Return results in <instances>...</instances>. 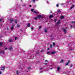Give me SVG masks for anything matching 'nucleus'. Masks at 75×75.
Returning a JSON list of instances; mask_svg holds the SVG:
<instances>
[{"label": "nucleus", "instance_id": "42", "mask_svg": "<svg viewBox=\"0 0 75 75\" xmlns=\"http://www.w3.org/2000/svg\"><path fill=\"white\" fill-rule=\"evenodd\" d=\"M0 74H1V72L0 71Z\"/></svg>", "mask_w": 75, "mask_h": 75}, {"label": "nucleus", "instance_id": "35", "mask_svg": "<svg viewBox=\"0 0 75 75\" xmlns=\"http://www.w3.org/2000/svg\"><path fill=\"white\" fill-rule=\"evenodd\" d=\"M72 64H71V65H70V67H72Z\"/></svg>", "mask_w": 75, "mask_h": 75}, {"label": "nucleus", "instance_id": "45", "mask_svg": "<svg viewBox=\"0 0 75 75\" xmlns=\"http://www.w3.org/2000/svg\"><path fill=\"white\" fill-rule=\"evenodd\" d=\"M47 3H48V1H47Z\"/></svg>", "mask_w": 75, "mask_h": 75}, {"label": "nucleus", "instance_id": "36", "mask_svg": "<svg viewBox=\"0 0 75 75\" xmlns=\"http://www.w3.org/2000/svg\"><path fill=\"white\" fill-rule=\"evenodd\" d=\"M40 70H42V68H40Z\"/></svg>", "mask_w": 75, "mask_h": 75}, {"label": "nucleus", "instance_id": "34", "mask_svg": "<svg viewBox=\"0 0 75 75\" xmlns=\"http://www.w3.org/2000/svg\"><path fill=\"white\" fill-rule=\"evenodd\" d=\"M30 67H29L28 68V70H30Z\"/></svg>", "mask_w": 75, "mask_h": 75}, {"label": "nucleus", "instance_id": "5", "mask_svg": "<svg viewBox=\"0 0 75 75\" xmlns=\"http://www.w3.org/2000/svg\"><path fill=\"white\" fill-rule=\"evenodd\" d=\"M60 69H61L60 68V67H58L57 68V71H59L60 70Z\"/></svg>", "mask_w": 75, "mask_h": 75}, {"label": "nucleus", "instance_id": "12", "mask_svg": "<svg viewBox=\"0 0 75 75\" xmlns=\"http://www.w3.org/2000/svg\"><path fill=\"white\" fill-rule=\"evenodd\" d=\"M49 18H51L52 17H53V15H52L50 16H49Z\"/></svg>", "mask_w": 75, "mask_h": 75}, {"label": "nucleus", "instance_id": "40", "mask_svg": "<svg viewBox=\"0 0 75 75\" xmlns=\"http://www.w3.org/2000/svg\"><path fill=\"white\" fill-rule=\"evenodd\" d=\"M50 50V49L49 48H48L47 49V50Z\"/></svg>", "mask_w": 75, "mask_h": 75}, {"label": "nucleus", "instance_id": "29", "mask_svg": "<svg viewBox=\"0 0 75 75\" xmlns=\"http://www.w3.org/2000/svg\"><path fill=\"white\" fill-rule=\"evenodd\" d=\"M12 49V47H11L10 48H9V50H11Z\"/></svg>", "mask_w": 75, "mask_h": 75}, {"label": "nucleus", "instance_id": "4", "mask_svg": "<svg viewBox=\"0 0 75 75\" xmlns=\"http://www.w3.org/2000/svg\"><path fill=\"white\" fill-rule=\"evenodd\" d=\"M10 23H12V22L14 20L13 19H10Z\"/></svg>", "mask_w": 75, "mask_h": 75}, {"label": "nucleus", "instance_id": "32", "mask_svg": "<svg viewBox=\"0 0 75 75\" xmlns=\"http://www.w3.org/2000/svg\"><path fill=\"white\" fill-rule=\"evenodd\" d=\"M39 29L41 28V27L40 26H39Z\"/></svg>", "mask_w": 75, "mask_h": 75}, {"label": "nucleus", "instance_id": "10", "mask_svg": "<svg viewBox=\"0 0 75 75\" xmlns=\"http://www.w3.org/2000/svg\"><path fill=\"white\" fill-rule=\"evenodd\" d=\"M60 20H59L56 23V25H57V24H59L60 22Z\"/></svg>", "mask_w": 75, "mask_h": 75}, {"label": "nucleus", "instance_id": "38", "mask_svg": "<svg viewBox=\"0 0 75 75\" xmlns=\"http://www.w3.org/2000/svg\"><path fill=\"white\" fill-rule=\"evenodd\" d=\"M49 53H50V52H47V54H49Z\"/></svg>", "mask_w": 75, "mask_h": 75}, {"label": "nucleus", "instance_id": "25", "mask_svg": "<svg viewBox=\"0 0 75 75\" xmlns=\"http://www.w3.org/2000/svg\"><path fill=\"white\" fill-rule=\"evenodd\" d=\"M57 12L58 13H60V12H61V10H59Z\"/></svg>", "mask_w": 75, "mask_h": 75}, {"label": "nucleus", "instance_id": "23", "mask_svg": "<svg viewBox=\"0 0 75 75\" xmlns=\"http://www.w3.org/2000/svg\"><path fill=\"white\" fill-rule=\"evenodd\" d=\"M30 23H29L28 24L27 26L28 27H29V26H30Z\"/></svg>", "mask_w": 75, "mask_h": 75}, {"label": "nucleus", "instance_id": "33", "mask_svg": "<svg viewBox=\"0 0 75 75\" xmlns=\"http://www.w3.org/2000/svg\"><path fill=\"white\" fill-rule=\"evenodd\" d=\"M37 18L36 17L35 18V20H37Z\"/></svg>", "mask_w": 75, "mask_h": 75}, {"label": "nucleus", "instance_id": "7", "mask_svg": "<svg viewBox=\"0 0 75 75\" xmlns=\"http://www.w3.org/2000/svg\"><path fill=\"white\" fill-rule=\"evenodd\" d=\"M56 53V52H55L53 51V52H52L51 54H52V55H53L54 54H55Z\"/></svg>", "mask_w": 75, "mask_h": 75}, {"label": "nucleus", "instance_id": "43", "mask_svg": "<svg viewBox=\"0 0 75 75\" xmlns=\"http://www.w3.org/2000/svg\"><path fill=\"white\" fill-rule=\"evenodd\" d=\"M46 61H47V60H45V62H46Z\"/></svg>", "mask_w": 75, "mask_h": 75}, {"label": "nucleus", "instance_id": "28", "mask_svg": "<svg viewBox=\"0 0 75 75\" xmlns=\"http://www.w3.org/2000/svg\"><path fill=\"white\" fill-rule=\"evenodd\" d=\"M31 30H34V28L33 27H32L31 28Z\"/></svg>", "mask_w": 75, "mask_h": 75}, {"label": "nucleus", "instance_id": "27", "mask_svg": "<svg viewBox=\"0 0 75 75\" xmlns=\"http://www.w3.org/2000/svg\"><path fill=\"white\" fill-rule=\"evenodd\" d=\"M17 27H18V28L20 27V25H17Z\"/></svg>", "mask_w": 75, "mask_h": 75}, {"label": "nucleus", "instance_id": "13", "mask_svg": "<svg viewBox=\"0 0 75 75\" xmlns=\"http://www.w3.org/2000/svg\"><path fill=\"white\" fill-rule=\"evenodd\" d=\"M63 62H64V60H62L60 61V63H62Z\"/></svg>", "mask_w": 75, "mask_h": 75}, {"label": "nucleus", "instance_id": "1", "mask_svg": "<svg viewBox=\"0 0 75 75\" xmlns=\"http://www.w3.org/2000/svg\"><path fill=\"white\" fill-rule=\"evenodd\" d=\"M67 28H63L62 29V30L64 33H67Z\"/></svg>", "mask_w": 75, "mask_h": 75}, {"label": "nucleus", "instance_id": "14", "mask_svg": "<svg viewBox=\"0 0 75 75\" xmlns=\"http://www.w3.org/2000/svg\"><path fill=\"white\" fill-rule=\"evenodd\" d=\"M17 20H16V21H15L14 23H15L16 24H17V21H18Z\"/></svg>", "mask_w": 75, "mask_h": 75}, {"label": "nucleus", "instance_id": "17", "mask_svg": "<svg viewBox=\"0 0 75 75\" xmlns=\"http://www.w3.org/2000/svg\"><path fill=\"white\" fill-rule=\"evenodd\" d=\"M64 18V16H62L60 18L61 19H62V18Z\"/></svg>", "mask_w": 75, "mask_h": 75}, {"label": "nucleus", "instance_id": "46", "mask_svg": "<svg viewBox=\"0 0 75 75\" xmlns=\"http://www.w3.org/2000/svg\"><path fill=\"white\" fill-rule=\"evenodd\" d=\"M52 69V68H51V69Z\"/></svg>", "mask_w": 75, "mask_h": 75}, {"label": "nucleus", "instance_id": "44", "mask_svg": "<svg viewBox=\"0 0 75 75\" xmlns=\"http://www.w3.org/2000/svg\"><path fill=\"white\" fill-rule=\"evenodd\" d=\"M29 7H31V5H29Z\"/></svg>", "mask_w": 75, "mask_h": 75}, {"label": "nucleus", "instance_id": "6", "mask_svg": "<svg viewBox=\"0 0 75 75\" xmlns=\"http://www.w3.org/2000/svg\"><path fill=\"white\" fill-rule=\"evenodd\" d=\"M70 62L69 61V60L68 61V62L67 63H66L65 64V65H66V66H67V65H68V64L70 63Z\"/></svg>", "mask_w": 75, "mask_h": 75}, {"label": "nucleus", "instance_id": "3", "mask_svg": "<svg viewBox=\"0 0 75 75\" xmlns=\"http://www.w3.org/2000/svg\"><path fill=\"white\" fill-rule=\"evenodd\" d=\"M5 69V67L4 66H3L1 68V70H2V71H4Z\"/></svg>", "mask_w": 75, "mask_h": 75}, {"label": "nucleus", "instance_id": "21", "mask_svg": "<svg viewBox=\"0 0 75 75\" xmlns=\"http://www.w3.org/2000/svg\"><path fill=\"white\" fill-rule=\"evenodd\" d=\"M17 39H18V38L17 37H16L15 38V40H17Z\"/></svg>", "mask_w": 75, "mask_h": 75}, {"label": "nucleus", "instance_id": "18", "mask_svg": "<svg viewBox=\"0 0 75 75\" xmlns=\"http://www.w3.org/2000/svg\"><path fill=\"white\" fill-rule=\"evenodd\" d=\"M13 29H14V26H12V27L11 28V29L12 30H13Z\"/></svg>", "mask_w": 75, "mask_h": 75}, {"label": "nucleus", "instance_id": "26", "mask_svg": "<svg viewBox=\"0 0 75 75\" xmlns=\"http://www.w3.org/2000/svg\"><path fill=\"white\" fill-rule=\"evenodd\" d=\"M32 1L33 3H35V0H32Z\"/></svg>", "mask_w": 75, "mask_h": 75}, {"label": "nucleus", "instance_id": "2", "mask_svg": "<svg viewBox=\"0 0 75 75\" xmlns=\"http://www.w3.org/2000/svg\"><path fill=\"white\" fill-rule=\"evenodd\" d=\"M38 18H43V16H42L39 15L38 16Z\"/></svg>", "mask_w": 75, "mask_h": 75}, {"label": "nucleus", "instance_id": "22", "mask_svg": "<svg viewBox=\"0 0 75 75\" xmlns=\"http://www.w3.org/2000/svg\"><path fill=\"white\" fill-rule=\"evenodd\" d=\"M57 21V19H54V22H56Z\"/></svg>", "mask_w": 75, "mask_h": 75}, {"label": "nucleus", "instance_id": "15", "mask_svg": "<svg viewBox=\"0 0 75 75\" xmlns=\"http://www.w3.org/2000/svg\"><path fill=\"white\" fill-rule=\"evenodd\" d=\"M44 31L45 33H47V30L45 28L44 30Z\"/></svg>", "mask_w": 75, "mask_h": 75}, {"label": "nucleus", "instance_id": "20", "mask_svg": "<svg viewBox=\"0 0 75 75\" xmlns=\"http://www.w3.org/2000/svg\"><path fill=\"white\" fill-rule=\"evenodd\" d=\"M9 42H12V40L11 39H9Z\"/></svg>", "mask_w": 75, "mask_h": 75}, {"label": "nucleus", "instance_id": "8", "mask_svg": "<svg viewBox=\"0 0 75 75\" xmlns=\"http://www.w3.org/2000/svg\"><path fill=\"white\" fill-rule=\"evenodd\" d=\"M74 6H75V5H73L70 8V10H71V9H72V8H74Z\"/></svg>", "mask_w": 75, "mask_h": 75}, {"label": "nucleus", "instance_id": "11", "mask_svg": "<svg viewBox=\"0 0 75 75\" xmlns=\"http://www.w3.org/2000/svg\"><path fill=\"white\" fill-rule=\"evenodd\" d=\"M71 24H75V21H72Z\"/></svg>", "mask_w": 75, "mask_h": 75}, {"label": "nucleus", "instance_id": "31", "mask_svg": "<svg viewBox=\"0 0 75 75\" xmlns=\"http://www.w3.org/2000/svg\"><path fill=\"white\" fill-rule=\"evenodd\" d=\"M56 6L57 7H58V6H59V5H58V4H57V5H56Z\"/></svg>", "mask_w": 75, "mask_h": 75}, {"label": "nucleus", "instance_id": "9", "mask_svg": "<svg viewBox=\"0 0 75 75\" xmlns=\"http://www.w3.org/2000/svg\"><path fill=\"white\" fill-rule=\"evenodd\" d=\"M33 13H35L36 14H38V13H39V12H38V11L36 12L35 11H33Z\"/></svg>", "mask_w": 75, "mask_h": 75}, {"label": "nucleus", "instance_id": "30", "mask_svg": "<svg viewBox=\"0 0 75 75\" xmlns=\"http://www.w3.org/2000/svg\"><path fill=\"white\" fill-rule=\"evenodd\" d=\"M50 48H52V44H50Z\"/></svg>", "mask_w": 75, "mask_h": 75}, {"label": "nucleus", "instance_id": "24", "mask_svg": "<svg viewBox=\"0 0 75 75\" xmlns=\"http://www.w3.org/2000/svg\"><path fill=\"white\" fill-rule=\"evenodd\" d=\"M31 11H32V12H34V9H32L31 10Z\"/></svg>", "mask_w": 75, "mask_h": 75}, {"label": "nucleus", "instance_id": "19", "mask_svg": "<svg viewBox=\"0 0 75 75\" xmlns=\"http://www.w3.org/2000/svg\"><path fill=\"white\" fill-rule=\"evenodd\" d=\"M55 43L53 42V47H54V46H55Z\"/></svg>", "mask_w": 75, "mask_h": 75}, {"label": "nucleus", "instance_id": "16", "mask_svg": "<svg viewBox=\"0 0 75 75\" xmlns=\"http://www.w3.org/2000/svg\"><path fill=\"white\" fill-rule=\"evenodd\" d=\"M16 73H17V75L19 74V72H18V71H16Z\"/></svg>", "mask_w": 75, "mask_h": 75}, {"label": "nucleus", "instance_id": "39", "mask_svg": "<svg viewBox=\"0 0 75 75\" xmlns=\"http://www.w3.org/2000/svg\"><path fill=\"white\" fill-rule=\"evenodd\" d=\"M1 20H2L1 19H0V22H1Z\"/></svg>", "mask_w": 75, "mask_h": 75}, {"label": "nucleus", "instance_id": "41", "mask_svg": "<svg viewBox=\"0 0 75 75\" xmlns=\"http://www.w3.org/2000/svg\"><path fill=\"white\" fill-rule=\"evenodd\" d=\"M25 6V4H24V5H23V6Z\"/></svg>", "mask_w": 75, "mask_h": 75}, {"label": "nucleus", "instance_id": "47", "mask_svg": "<svg viewBox=\"0 0 75 75\" xmlns=\"http://www.w3.org/2000/svg\"><path fill=\"white\" fill-rule=\"evenodd\" d=\"M41 52H42V51H41Z\"/></svg>", "mask_w": 75, "mask_h": 75}, {"label": "nucleus", "instance_id": "37", "mask_svg": "<svg viewBox=\"0 0 75 75\" xmlns=\"http://www.w3.org/2000/svg\"><path fill=\"white\" fill-rule=\"evenodd\" d=\"M74 27V26L71 25V26L70 27L71 28V27Z\"/></svg>", "mask_w": 75, "mask_h": 75}]
</instances>
